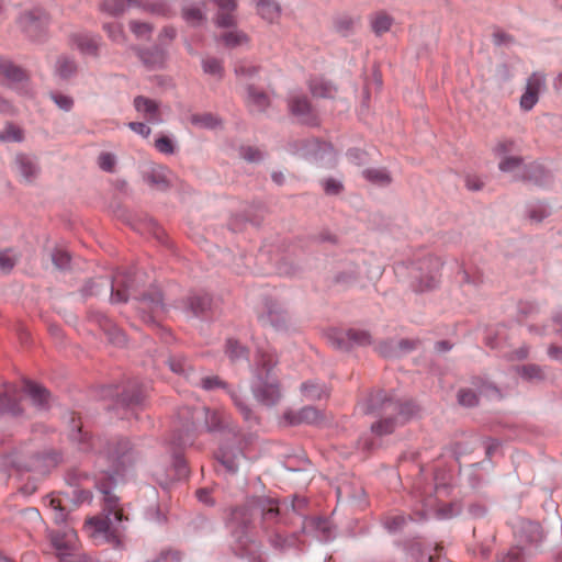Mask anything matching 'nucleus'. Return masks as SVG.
<instances>
[{"instance_id": "f257e3e1", "label": "nucleus", "mask_w": 562, "mask_h": 562, "mask_svg": "<svg viewBox=\"0 0 562 562\" xmlns=\"http://www.w3.org/2000/svg\"><path fill=\"white\" fill-rule=\"evenodd\" d=\"M358 409L362 414H381V419L372 424L371 429L382 436L391 434L396 426L404 424L414 415L416 407L412 402H401L384 391H378L360 403Z\"/></svg>"}, {"instance_id": "f03ea898", "label": "nucleus", "mask_w": 562, "mask_h": 562, "mask_svg": "<svg viewBox=\"0 0 562 562\" xmlns=\"http://www.w3.org/2000/svg\"><path fill=\"white\" fill-rule=\"evenodd\" d=\"M103 513L86 520L83 530L97 544L117 541L127 520L119 499L104 491Z\"/></svg>"}, {"instance_id": "7ed1b4c3", "label": "nucleus", "mask_w": 562, "mask_h": 562, "mask_svg": "<svg viewBox=\"0 0 562 562\" xmlns=\"http://www.w3.org/2000/svg\"><path fill=\"white\" fill-rule=\"evenodd\" d=\"M274 355L268 351H259L258 366L261 372L257 375V382L254 385L255 397L267 406L277 404L281 397L279 385L271 376V370L276 366Z\"/></svg>"}, {"instance_id": "20e7f679", "label": "nucleus", "mask_w": 562, "mask_h": 562, "mask_svg": "<svg viewBox=\"0 0 562 562\" xmlns=\"http://www.w3.org/2000/svg\"><path fill=\"white\" fill-rule=\"evenodd\" d=\"M281 515V508L278 502L270 497H252L240 507H237L232 513V519L243 526H248L256 518L260 517L263 521H277Z\"/></svg>"}, {"instance_id": "39448f33", "label": "nucleus", "mask_w": 562, "mask_h": 562, "mask_svg": "<svg viewBox=\"0 0 562 562\" xmlns=\"http://www.w3.org/2000/svg\"><path fill=\"white\" fill-rule=\"evenodd\" d=\"M52 543L60 562H83L80 553V542L74 528L53 533Z\"/></svg>"}, {"instance_id": "423d86ee", "label": "nucleus", "mask_w": 562, "mask_h": 562, "mask_svg": "<svg viewBox=\"0 0 562 562\" xmlns=\"http://www.w3.org/2000/svg\"><path fill=\"white\" fill-rule=\"evenodd\" d=\"M131 7L142 8L145 11L166 15L169 12L168 5L162 1H149V0H104L103 10L112 15H119L126 11Z\"/></svg>"}, {"instance_id": "0eeeda50", "label": "nucleus", "mask_w": 562, "mask_h": 562, "mask_svg": "<svg viewBox=\"0 0 562 562\" xmlns=\"http://www.w3.org/2000/svg\"><path fill=\"white\" fill-rule=\"evenodd\" d=\"M101 453L111 463V471L116 474L131 465L136 459V453L128 440H119L111 443L108 450Z\"/></svg>"}, {"instance_id": "6e6552de", "label": "nucleus", "mask_w": 562, "mask_h": 562, "mask_svg": "<svg viewBox=\"0 0 562 562\" xmlns=\"http://www.w3.org/2000/svg\"><path fill=\"white\" fill-rule=\"evenodd\" d=\"M330 340L339 349H349L352 347H364L372 344V337L369 331L351 328L348 330H335L330 335Z\"/></svg>"}, {"instance_id": "1a4fd4ad", "label": "nucleus", "mask_w": 562, "mask_h": 562, "mask_svg": "<svg viewBox=\"0 0 562 562\" xmlns=\"http://www.w3.org/2000/svg\"><path fill=\"white\" fill-rule=\"evenodd\" d=\"M546 87V76L542 72H533L529 76L526 89L520 97V108L524 111H530L539 100V93Z\"/></svg>"}, {"instance_id": "9d476101", "label": "nucleus", "mask_w": 562, "mask_h": 562, "mask_svg": "<svg viewBox=\"0 0 562 562\" xmlns=\"http://www.w3.org/2000/svg\"><path fill=\"white\" fill-rule=\"evenodd\" d=\"M19 24L30 37L38 38L47 27L48 18L42 10H34L22 14Z\"/></svg>"}, {"instance_id": "9b49d317", "label": "nucleus", "mask_w": 562, "mask_h": 562, "mask_svg": "<svg viewBox=\"0 0 562 562\" xmlns=\"http://www.w3.org/2000/svg\"><path fill=\"white\" fill-rule=\"evenodd\" d=\"M134 108L147 122L159 124L162 122L158 102L144 95H137L133 101Z\"/></svg>"}, {"instance_id": "f8f14e48", "label": "nucleus", "mask_w": 562, "mask_h": 562, "mask_svg": "<svg viewBox=\"0 0 562 562\" xmlns=\"http://www.w3.org/2000/svg\"><path fill=\"white\" fill-rule=\"evenodd\" d=\"M442 262L439 258L429 257L423 262L422 270L427 269V274L419 277L417 290L425 291L435 288L439 281Z\"/></svg>"}, {"instance_id": "ddd939ff", "label": "nucleus", "mask_w": 562, "mask_h": 562, "mask_svg": "<svg viewBox=\"0 0 562 562\" xmlns=\"http://www.w3.org/2000/svg\"><path fill=\"white\" fill-rule=\"evenodd\" d=\"M306 155H311L316 162L324 166L333 165L336 161V154L333 146L328 143L310 140L306 146Z\"/></svg>"}, {"instance_id": "4468645a", "label": "nucleus", "mask_w": 562, "mask_h": 562, "mask_svg": "<svg viewBox=\"0 0 562 562\" xmlns=\"http://www.w3.org/2000/svg\"><path fill=\"white\" fill-rule=\"evenodd\" d=\"M139 310L143 312L149 311L150 315L143 316L146 322H155L157 317H160L165 312L160 291L155 289L153 292L144 294L140 300Z\"/></svg>"}, {"instance_id": "2eb2a0df", "label": "nucleus", "mask_w": 562, "mask_h": 562, "mask_svg": "<svg viewBox=\"0 0 562 562\" xmlns=\"http://www.w3.org/2000/svg\"><path fill=\"white\" fill-rule=\"evenodd\" d=\"M290 110L302 123L316 124V115L305 97L294 95L289 103Z\"/></svg>"}, {"instance_id": "dca6fc26", "label": "nucleus", "mask_w": 562, "mask_h": 562, "mask_svg": "<svg viewBox=\"0 0 562 562\" xmlns=\"http://www.w3.org/2000/svg\"><path fill=\"white\" fill-rule=\"evenodd\" d=\"M416 344L417 342L415 340L402 339L398 342H393V341L382 342L379 346H376L375 349L381 356H383L385 358H391V357H398L409 350L415 349Z\"/></svg>"}, {"instance_id": "f3484780", "label": "nucleus", "mask_w": 562, "mask_h": 562, "mask_svg": "<svg viewBox=\"0 0 562 562\" xmlns=\"http://www.w3.org/2000/svg\"><path fill=\"white\" fill-rule=\"evenodd\" d=\"M132 283L130 276L115 274L112 283L111 301L114 303L126 302L128 299L127 292L132 289Z\"/></svg>"}, {"instance_id": "a211bd4d", "label": "nucleus", "mask_w": 562, "mask_h": 562, "mask_svg": "<svg viewBox=\"0 0 562 562\" xmlns=\"http://www.w3.org/2000/svg\"><path fill=\"white\" fill-rule=\"evenodd\" d=\"M24 392L27 394V396L31 398L32 403L37 407V408H45L48 406L49 404V400H50V394L48 393V391L36 384V383H33L31 381H26L24 383Z\"/></svg>"}, {"instance_id": "6ab92c4d", "label": "nucleus", "mask_w": 562, "mask_h": 562, "mask_svg": "<svg viewBox=\"0 0 562 562\" xmlns=\"http://www.w3.org/2000/svg\"><path fill=\"white\" fill-rule=\"evenodd\" d=\"M218 8L216 23L220 26H231L235 23L234 12L237 8V0H216Z\"/></svg>"}, {"instance_id": "aec40b11", "label": "nucleus", "mask_w": 562, "mask_h": 562, "mask_svg": "<svg viewBox=\"0 0 562 562\" xmlns=\"http://www.w3.org/2000/svg\"><path fill=\"white\" fill-rule=\"evenodd\" d=\"M168 366L173 373L183 376L190 383L196 382V375L194 373V370L187 360V358H184L183 356L170 357L168 360Z\"/></svg>"}, {"instance_id": "412c9836", "label": "nucleus", "mask_w": 562, "mask_h": 562, "mask_svg": "<svg viewBox=\"0 0 562 562\" xmlns=\"http://www.w3.org/2000/svg\"><path fill=\"white\" fill-rule=\"evenodd\" d=\"M246 103L254 112H263L270 104L269 97L252 86L246 88Z\"/></svg>"}, {"instance_id": "4be33fe9", "label": "nucleus", "mask_w": 562, "mask_h": 562, "mask_svg": "<svg viewBox=\"0 0 562 562\" xmlns=\"http://www.w3.org/2000/svg\"><path fill=\"white\" fill-rule=\"evenodd\" d=\"M369 22L372 32L376 36H381L391 30L394 19L385 11H378L369 16Z\"/></svg>"}, {"instance_id": "5701e85b", "label": "nucleus", "mask_w": 562, "mask_h": 562, "mask_svg": "<svg viewBox=\"0 0 562 562\" xmlns=\"http://www.w3.org/2000/svg\"><path fill=\"white\" fill-rule=\"evenodd\" d=\"M171 176V171L166 166L157 165L146 175V180L158 189H166L170 184Z\"/></svg>"}, {"instance_id": "b1692460", "label": "nucleus", "mask_w": 562, "mask_h": 562, "mask_svg": "<svg viewBox=\"0 0 562 562\" xmlns=\"http://www.w3.org/2000/svg\"><path fill=\"white\" fill-rule=\"evenodd\" d=\"M71 434L70 438L72 441H77L79 445V449L82 451H88L91 448L94 447V442L92 441L91 437L82 431V425L80 423V419L77 418L75 415L71 416Z\"/></svg>"}, {"instance_id": "393cba45", "label": "nucleus", "mask_w": 562, "mask_h": 562, "mask_svg": "<svg viewBox=\"0 0 562 562\" xmlns=\"http://www.w3.org/2000/svg\"><path fill=\"white\" fill-rule=\"evenodd\" d=\"M15 386L8 384L4 386L3 392L0 393V413H10L19 415L20 408L15 401Z\"/></svg>"}, {"instance_id": "a878e982", "label": "nucleus", "mask_w": 562, "mask_h": 562, "mask_svg": "<svg viewBox=\"0 0 562 562\" xmlns=\"http://www.w3.org/2000/svg\"><path fill=\"white\" fill-rule=\"evenodd\" d=\"M263 323H269L274 327H282L286 322V313L277 303H271L267 306L266 314L260 316Z\"/></svg>"}, {"instance_id": "bb28decb", "label": "nucleus", "mask_w": 562, "mask_h": 562, "mask_svg": "<svg viewBox=\"0 0 562 562\" xmlns=\"http://www.w3.org/2000/svg\"><path fill=\"white\" fill-rule=\"evenodd\" d=\"M257 12L266 21L273 23L280 18V7L273 0H259L257 2Z\"/></svg>"}, {"instance_id": "cd10ccee", "label": "nucleus", "mask_w": 562, "mask_h": 562, "mask_svg": "<svg viewBox=\"0 0 562 562\" xmlns=\"http://www.w3.org/2000/svg\"><path fill=\"white\" fill-rule=\"evenodd\" d=\"M310 90L317 98H333L337 91L333 83L321 77L311 79Z\"/></svg>"}, {"instance_id": "c85d7f7f", "label": "nucleus", "mask_w": 562, "mask_h": 562, "mask_svg": "<svg viewBox=\"0 0 562 562\" xmlns=\"http://www.w3.org/2000/svg\"><path fill=\"white\" fill-rule=\"evenodd\" d=\"M70 41L71 44L83 54L93 55L98 50L97 41L87 34H72Z\"/></svg>"}, {"instance_id": "c756f323", "label": "nucleus", "mask_w": 562, "mask_h": 562, "mask_svg": "<svg viewBox=\"0 0 562 562\" xmlns=\"http://www.w3.org/2000/svg\"><path fill=\"white\" fill-rule=\"evenodd\" d=\"M189 121L199 128L215 130L222 125L221 120L212 113H194L190 115Z\"/></svg>"}, {"instance_id": "7c9ffc66", "label": "nucleus", "mask_w": 562, "mask_h": 562, "mask_svg": "<svg viewBox=\"0 0 562 562\" xmlns=\"http://www.w3.org/2000/svg\"><path fill=\"white\" fill-rule=\"evenodd\" d=\"M290 424H316L321 419V414L314 407L307 406L302 408L299 413L288 415Z\"/></svg>"}, {"instance_id": "2f4dec72", "label": "nucleus", "mask_w": 562, "mask_h": 562, "mask_svg": "<svg viewBox=\"0 0 562 562\" xmlns=\"http://www.w3.org/2000/svg\"><path fill=\"white\" fill-rule=\"evenodd\" d=\"M142 61L150 69L160 68L166 61V53L160 48L143 50L139 54Z\"/></svg>"}, {"instance_id": "473e14b6", "label": "nucleus", "mask_w": 562, "mask_h": 562, "mask_svg": "<svg viewBox=\"0 0 562 562\" xmlns=\"http://www.w3.org/2000/svg\"><path fill=\"white\" fill-rule=\"evenodd\" d=\"M0 75L12 82H21L25 79V72L9 60L0 57Z\"/></svg>"}, {"instance_id": "72a5a7b5", "label": "nucleus", "mask_w": 562, "mask_h": 562, "mask_svg": "<svg viewBox=\"0 0 562 562\" xmlns=\"http://www.w3.org/2000/svg\"><path fill=\"white\" fill-rule=\"evenodd\" d=\"M19 172L26 181H32L37 173V167L34 161L24 155H19L15 159Z\"/></svg>"}, {"instance_id": "f704fd0d", "label": "nucleus", "mask_w": 562, "mask_h": 562, "mask_svg": "<svg viewBox=\"0 0 562 562\" xmlns=\"http://www.w3.org/2000/svg\"><path fill=\"white\" fill-rule=\"evenodd\" d=\"M357 20L348 14H342L334 20V29L342 36L353 33Z\"/></svg>"}, {"instance_id": "c9c22d12", "label": "nucleus", "mask_w": 562, "mask_h": 562, "mask_svg": "<svg viewBox=\"0 0 562 562\" xmlns=\"http://www.w3.org/2000/svg\"><path fill=\"white\" fill-rule=\"evenodd\" d=\"M301 391L303 396L308 401L321 400L324 395L327 394L325 386L315 381L303 383Z\"/></svg>"}, {"instance_id": "e433bc0d", "label": "nucleus", "mask_w": 562, "mask_h": 562, "mask_svg": "<svg viewBox=\"0 0 562 562\" xmlns=\"http://www.w3.org/2000/svg\"><path fill=\"white\" fill-rule=\"evenodd\" d=\"M190 311L195 314L204 313L211 304V299L207 295H193L188 299Z\"/></svg>"}, {"instance_id": "4c0bfd02", "label": "nucleus", "mask_w": 562, "mask_h": 562, "mask_svg": "<svg viewBox=\"0 0 562 562\" xmlns=\"http://www.w3.org/2000/svg\"><path fill=\"white\" fill-rule=\"evenodd\" d=\"M520 376L527 381H541L544 379L542 369L537 364H527L517 369Z\"/></svg>"}, {"instance_id": "58836bf2", "label": "nucleus", "mask_w": 562, "mask_h": 562, "mask_svg": "<svg viewBox=\"0 0 562 562\" xmlns=\"http://www.w3.org/2000/svg\"><path fill=\"white\" fill-rule=\"evenodd\" d=\"M104 331H105L108 339L111 344H113L115 346H120V347H122L126 344V337H125L124 333L120 328H117L115 325L111 324L108 321L104 326Z\"/></svg>"}, {"instance_id": "ea45409f", "label": "nucleus", "mask_w": 562, "mask_h": 562, "mask_svg": "<svg viewBox=\"0 0 562 562\" xmlns=\"http://www.w3.org/2000/svg\"><path fill=\"white\" fill-rule=\"evenodd\" d=\"M226 355L232 362H237L240 359L247 358V350L234 339H228L226 342Z\"/></svg>"}, {"instance_id": "a19ab883", "label": "nucleus", "mask_w": 562, "mask_h": 562, "mask_svg": "<svg viewBox=\"0 0 562 562\" xmlns=\"http://www.w3.org/2000/svg\"><path fill=\"white\" fill-rule=\"evenodd\" d=\"M518 148L517 142L513 138H501L494 146L495 155L505 157L510 153L516 151Z\"/></svg>"}, {"instance_id": "79ce46f5", "label": "nucleus", "mask_w": 562, "mask_h": 562, "mask_svg": "<svg viewBox=\"0 0 562 562\" xmlns=\"http://www.w3.org/2000/svg\"><path fill=\"white\" fill-rule=\"evenodd\" d=\"M364 177L379 186H386L391 182V177L385 169H368L363 171Z\"/></svg>"}, {"instance_id": "37998d69", "label": "nucleus", "mask_w": 562, "mask_h": 562, "mask_svg": "<svg viewBox=\"0 0 562 562\" xmlns=\"http://www.w3.org/2000/svg\"><path fill=\"white\" fill-rule=\"evenodd\" d=\"M131 32L139 40H147L150 37L153 26L146 22L133 20L130 22Z\"/></svg>"}, {"instance_id": "c03bdc74", "label": "nucleus", "mask_w": 562, "mask_h": 562, "mask_svg": "<svg viewBox=\"0 0 562 562\" xmlns=\"http://www.w3.org/2000/svg\"><path fill=\"white\" fill-rule=\"evenodd\" d=\"M0 139L4 142H21L23 139V131L13 124H8L0 132Z\"/></svg>"}, {"instance_id": "a18cd8bd", "label": "nucleus", "mask_w": 562, "mask_h": 562, "mask_svg": "<svg viewBox=\"0 0 562 562\" xmlns=\"http://www.w3.org/2000/svg\"><path fill=\"white\" fill-rule=\"evenodd\" d=\"M222 40L228 47H235L248 42L247 35L239 31H229L222 36Z\"/></svg>"}, {"instance_id": "49530a36", "label": "nucleus", "mask_w": 562, "mask_h": 562, "mask_svg": "<svg viewBox=\"0 0 562 562\" xmlns=\"http://www.w3.org/2000/svg\"><path fill=\"white\" fill-rule=\"evenodd\" d=\"M192 384L200 385L202 389L206 391H212L214 389H225L226 384L223 380H221L217 375L205 376L202 379L196 378V382H191Z\"/></svg>"}, {"instance_id": "de8ad7c7", "label": "nucleus", "mask_w": 562, "mask_h": 562, "mask_svg": "<svg viewBox=\"0 0 562 562\" xmlns=\"http://www.w3.org/2000/svg\"><path fill=\"white\" fill-rule=\"evenodd\" d=\"M104 31L106 32L108 36L117 44L125 43V34L123 32V27L119 23H108L104 24Z\"/></svg>"}, {"instance_id": "09e8293b", "label": "nucleus", "mask_w": 562, "mask_h": 562, "mask_svg": "<svg viewBox=\"0 0 562 562\" xmlns=\"http://www.w3.org/2000/svg\"><path fill=\"white\" fill-rule=\"evenodd\" d=\"M203 70L205 74L212 75L217 79L223 77V66L216 58H205L202 63Z\"/></svg>"}, {"instance_id": "8fccbe9b", "label": "nucleus", "mask_w": 562, "mask_h": 562, "mask_svg": "<svg viewBox=\"0 0 562 562\" xmlns=\"http://www.w3.org/2000/svg\"><path fill=\"white\" fill-rule=\"evenodd\" d=\"M205 425L209 430L220 429L223 425V414L218 411H204Z\"/></svg>"}, {"instance_id": "3c124183", "label": "nucleus", "mask_w": 562, "mask_h": 562, "mask_svg": "<svg viewBox=\"0 0 562 562\" xmlns=\"http://www.w3.org/2000/svg\"><path fill=\"white\" fill-rule=\"evenodd\" d=\"M155 148L164 155H172L176 153L173 140L165 135L159 136L154 144Z\"/></svg>"}, {"instance_id": "603ef678", "label": "nucleus", "mask_w": 562, "mask_h": 562, "mask_svg": "<svg viewBox=\"0 0 562 562\" xmlns=\"http://www.w3.org/2000/svg\"><path fill=\"white\" fill-rule=\"evenodd\" d=\"M76 71V64L74 63V60L67 58V57H61L58 59L57 61V72L59 74L60 77L63 78H69L70 76H72Z\"/></svg>"}, {"instance_id": "864d4df0", "label": "nucleus", "mask_w": 562, "mask_h": 562, "mask_svg": "<svg viewBox=\"0 0 562 562\" xmlns=\"http://www.w3.org/2000/svg\"><path fill=\"white\" fill-rule=\"evenodd\" d=\"M182 15L192 25H196L204 20V14L199 8H184Z\"/></svg>"}, {"instance_id": "5fc2aeb1", "label": "nucleus", "mask_w": 562, "mask_h": 562, "mask_svg": "<svg viewBox=\"0 0 562 562\" xmlns=\"http://www.w3.org/2000/svg\"><path fill=\"white\" fill-rule=\"evenodd\" d=\"M522 164L520 157L517 156H505L499 162V169L504 172H512L518 169Z\"/></svg>"}, {"instance_id": "6e6d98bb", "label": "nucleus", "mask_w": 562, "mask_h": 562, "mask_svg": "<svg viewBox=\"0 0 562 562\" xmlns=\"http://www.w3.org/2000/svg\"><path fill=\"white\" fill-rule=\"evenodd\" d=\"M459 403L463 406H474L477 403V395L470 389H462L458 395Z\"/></svg>"}, {"instance_id": "4d7b16f0", "label": "nucleus", "mask_w": 562, "mask_h": 562, "mask_svg": "<svg viewBox=\"0 0 562 562\" xmlns=\"http://www.w3.org/2000/svg\"><path fill=\"white\" fill-rule=\"evenodd\" d=\"M16 258L11 251L0 252V270L9 272L15 265Z\"/></svg>"}, {"instance_id": "13d9d810", "label": "nucleus", "mask_w": 562, "mask_h": 562, "mask_svg": "<svg viewBox=\"0 0 562 562\" xmlns=\"http://www.w3.org/2000/svg\"><path fill=\"white\" fill-rule=\"evenodd\" d=\"M52 99L55 102V104L64 111H70L74 105L72 98L65 94L53 93Z\"/></svg>"}, {"instance_id": "bf43d9fd", "label": "nucleus", "mask_w": 562, "mask_h": 562, "mask_svg": "<svg viewBox=\"0 0 562 562\" xmlns=\"http://www.w3.org/2000/svg\"><path fill=\"white\" fill-rule=\"evenodd\" d=\"M235 406L239 409V412L241 413V415L244 416V418L246 420H248L251 416V411L248 408L247 405H245L243 403V401L240 400V396L239 394L236 392V391H228Z\"/></svg>"}, {"instance_id": "052dcab7", "label": "nucleus", "mask_w": 562, "mask_h": 562, "mask_svg": "<svg viewBox=\"0 0 562 562\" xmlns=\"http://www.w3.org/2000/svg\"><path fill=\"white\" fill-rule=\"evenodd\" d=\"M52 259L57 268L63 269L69 263L70 257L67 251L56 249L52 255Z\"/></svg>"}, {"instance_id": "680f3d73", "label": "nucleus", "mask_w": 562, "mask_h": 562, "mask_svg": "<svg viewBox=\"0 0 562 562\" xmlns=\"http://www.w3.org/2000/svg\"><path fill=\"white\" fill-rule=\"evenodd\" d=\"M180 557L177 551L165 550L161 551L156 558L150 560L149 562H179Z\"/></svg>"}, {"instance_id": "e2e57ef3", "label": "nucleus", "mask_w": 562, "mask_h": 562, "mask_svg": "<svg viewBox=\"0 0 562 562\" xmlns=\"http://www.w3.org/2000/svg\"><path fill=\"white\" fill-rule=\"evenodd\" d=\"M240 155L245 160L250 162L258 161L262 157L261 151L254 147H243L240 149Z\"/></svg>"}, {"instance_id": "0e129e2a", "label": "nucleus", "mask_w": 562, "mask_h": 562, "mask_svg": "<svg viewBox=\"0 0 562 562\" xmlns=\"http://www.w3.org/2000/svg\"><path fill=\"white\" fill-rule=\"evenodd\" d=\"M128 127L144 138H148L149 135L151 134L150 127L143 122H131L128 123Z\"/></svg>"}, {"instance_id": "69168bd1", "label": "nucleus", "mask_w": 562, "mask_h": 562, "mask_svg": "<svg viewBox=\"0 0 562 562\" xmlns=\"http://www.w3.org/2000/svg\"><path fill=\"white\" fill-rule=\"evenodd\" d=\"M41 461H42V458L40 456H34L29 461L18 462V463H15V465L18 468H23L27 471L41 472V465H40Z\"/></svg>"}, {"instance_id": "338daca9", "label": "nucleus", "mask_w": 562, "mask_h": 562, "mask_svg": "<svg viewBox=\"0 0 562 562\" xmlns=\"http://www.w3.org/2000/svg\"><path fill=\"white\" fill-rule=\"evenodd\" d=\"M115 158L110 153H102L99 156V166L102 170L111 171L114 167Z\"/></svg>"}, {"instance_id": "774afa93", "label": "nucleus", "mask_w": 562, "mask_h": 562, "mask_svg": "<svg viewBox=\"0 0 562 562\" xmlns=\"http://www.w3.org/2000/svg\"><path fill=\"white\" fill-rule=\"evenodd\" d=\"M324 190L327 194H338L341 189L342 184L335 180V179H326L323 183Z\"/></svg>"}]
</instances>
